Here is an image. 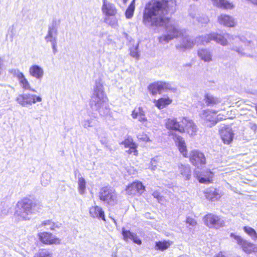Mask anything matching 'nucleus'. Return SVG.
<instances>
[{
    "mask_svg": "<svg viewBox=\"0 0 257 257\" xmlns=\"http://www.w3.org/2000/svg\"><path fill=\"white\" fill-rule=\"evenodd\" d=\"M175 0H154L153 5L148 4L143 13V22L148 27L165 26L167 34L159 38V42L168 43L181 34L178 26L172 24L167 15L176 10Z\"/></svg>",
    "mask_w": 257,
    "mask_h": 257,
    "instance_id": "1",
    "label": "nucleus"
},
{
    "mask_svg": "<svg viewBox=\"0 0 257 257\" xmlns=\"http://www.w3.org/2000/svg\"><path fill=\"white\" fill-rule=\"evenodd\" d=\"M227 39L234 41L232 42L233 46L231 49L236 51L239 55L243 56L244 53L240 45V43H242V40L239 37H233L228 34L222 36L215 33H211L205 36L197 37L195 39L189 36H183L180 43L176 45V47L180 51H184L187 49L191 48L195 44L206 45L211 41H214L223 46H226L227 45Z\"/></svg>",
    "mask_w": 257,
    "mask_h": 257,
    "instance_id": "2",
    "label": "nucleus"
},
{
    "mask_svg": "<svg viewBox=\"0 0 257 257\" xmlns=\"http://www.w3.org/2000/svg\"><path fill=\"white\" fill-rule=\"evenodd\" d=\"M107 100L101 80L99 79L96 80L89 102L91 109L97 111L101 116L107 115L109 112Z\"/></svg>",
    "mask_w": 257,
    "mask_h": 257,
    "instance_id": "3",
    "label": "nucleus"
},
{
    "mask_svg": "<svg viewBox=\"0 0 257 257\" xmlns=\"http://www.w3.org/2000/svg\"><path fill=\"white\" fill-rule=\"evenodd\" d=\"M34 207L35 205L31 200L24 199L17 203L15 216L19 220H29L34 212Z\"/></svg>",
    "mask_w": 257,
    "mask_h": 257,
    "instance_id": "4",
    "label": "nucleus"
},
{
    "mask_svg": "<svg viewBox=\"0 0 257 257\" xmlns=\"http://www.w3.org/2000/svg\"><path fill=\"white\" fill-rule=\"evenodd\" d=\"M100 200L109 205H114L116 203L117 196L114 190L110 187H104L100 189L99 192Z\"/></svg>",
    "mask_w": 257,
    "mask_h": 257,
    "instance_id": "5",
    "label": "nucleus"
},
{
    "mask_svg": "<svg viewBox=\"0 0 257 257\" xmlns=\"http://www.w3.org/2000/svg\"><path fill=\"white\" fill-rule=\"evenodd\" d=\"M148 89L153 95L158 93L160 94L168 91L175 92L176 90V88L172 85L171 83L163 81H158L150 84Z\"/></svg>",
    "mask_w": 257,
    "mask_h": 257,
    "instance_id": "6",
    "label": "nucleus"
},
{
    "mask_svg": "<svg viewBox=\"0 0 257 257\" xmlns=\"http://www.w3.org/2000/svg\"><path fill=\"white\" fill-rule=\"evenodd\" d=\"M42 100L40 96L29 93L19 94L16 98L17 103L23 107H28Z\"/></svg>",
    "mask_w": 257,
    "mask_h": 257,
    "instance_id": "7",
    "label": "nucleus"
},
{
    "mask_svg": "<svg viewBox=\"0 0 257 257\" xmlns=\"http://www.w3.org/2000/svg\"><path fill=\"white\" fill-rule=\"evenodd\" d=\"M230 236L233 238L239 245L241 246L243 250L246 253H250L257 252L256 245L244 239L240 236L231 233Z\"/></svg>",
    "mask_w": 257,
    "mask_h": 257,
    "instance_id": "8",
    "label": "nucleus"
},
{
    "mask_svg": "<svg viewBox=\"0 0 257 257\" xmlns=\"http://www.w3.org/2000/svg\"><path fill=\"white\" fill-rule=\"evenodd\" d=\"M205 225L209 228L218 229L225 225L224 220L216 215L209 213L204 217Z\"/></svg>",
    "mask_w": 257,
    "mask_h": 257,
    "instance_id": "9",
    "label": "nucleus"
},
{
    "mask_svg": "<svg viewBox=\"0 0 257 257\" xmlns=\"http://www.w3.org/2000/svg\"><path fill=\"white\" fill-rule=\"evenodd\" d=\"M60 21L54 19L52 23L48 26V30L45 40L46 42L54 43L57 40L58 27Z\"/></svg>",
    "mask_w": 257,
    "mask_h": 257,
    "instance_id": "10",
    "label": "nucleus"
},
{
    "mask_svg": "<svg viewBox=\"0 0 257 257\" xmlns=\"http://www.w3.org/2000/svg\"><path fill=\"white\" fill-rule=\"evenodd\" d=\"M9 72L13 75L14 77L17 78L22 88L25 90H29L33 92H36V90L31 88L30 84L25 77L24 74L18 69H11Z\"/></svg>",
    "mask_w": 257,
    "mask_h": 257,
    "instance_id": "11",
    "label": "nucleus"
},
{
    "mask_svg": "<svg viewBox=\"0 0 257 257\" xmlns=\"http://www.w3.org/2000/svg\"><path fill=\"white\" fill-rule=\"evenodd\" d=\"M217 112L216 110L209 109L203 110L200 112L199 116L207 126L211 127L216 124L215 116Z\"/></svg>",
    "mask_w": 257,
    "mask_h": 257,
    "instance_id": "12",
    "label": "nucleus"
},
{
    "mask_svg": "<svg viewBox=\"0 0 257 257\" xmlns=\"http://www.w3.org/2000/svg\"><path fill=\"white\" fill-rule=\"evenodd\" d=\"M189 159L192 164L197 168L202 167L206 164V159L204 155L197 150L191 152Z\"/></svg>",
    "mask_w": 257,
    "mask_h": 257,
    "instance_id": "13",
    "label": "nucleus"
},
{
    "mask_svg": "<svg viewBox=\"0 0 257 257\" xmlns=\"http://www.w3.org/2000/svg\"><path fill=\"white\" fill-rule=\"evenodd\" d=\"M181 125L184 128L183 133L186 132L191 136L196 135L197 131V126L192 120L186 117H182L181 119Z\"/></svg>",
    "mask_w": 257,
    "mask_h": 257,
    "instance_id": "14",
    "label": "nucleus"
},
{
    "mask_svg": "<svg viewBox=\"0 0 257 257\" xmlns=\"http://www.w3.org/2000/svg\"><path fill=\"white\" fill-rule=\"evenodd\" d=\"M40 240L42 242L47 244H60V240L52 233L43 232L39 234Z\"/></svg>",
    "mask_w": 257,
    "mask_h": 257,
    "instance_id": "15",
    "label": "nucleus"
},
{
    "mask_svg": "<svg viewBox=\"0 0 257 257\" xmlns=\"http://www.w3.org/2000/svg\"><path fill=\"white\" fill-rule=\"evenodd\" d=\"M220 135L223 143L229 144L233 140L234 133L229 126H225L220 131Z\"/></svg>",
    "mask_w": 257,
    "mask_h": 257,
    "instance_id": "16",
    "label": "nucleus"
},
{
    "mask_svg": "<svg viewBox=\"0 0 257 257\" xmlns=\"http://www.w3.org/2000/svg\"><path fill=\"white\" fill-rule=\"evenodd\" d=\"M166 127L169 130H172L183 133L184 128L181 125V120L178 121L176 118H168L166 120Z\"/></svg>",
    "mask_w": 257,
    "mask_h": 257,
    "instance_id": "17",
    "label": "nucleus"
},
{
    "mask_svg": "<svg viewBox=\"0 0 257 257\" xmlns=\"http://www.w3.org/2000/svg\"><path fill=\"white\" fill-rule=\"evenodd\" d=\"M218 22L220 25L227 27H234L236 23L232 17L226 14H221L218 16Z\"/></svg>",
    "mask_w": 257,
    "mask_h": 257,
    "instance_id": "18",
    "label": "nucleus"
},
{
    "mask_svg": "<svg viewBox=\"0 0 257 257\" xmlns=\"http://www.w3.org/2000/svg\"><path fill=\"white\" fill-rule=\"evenodd\" d=\"M172 135L173 136V139L178 146L180 153L184 157H187V149L184 140L181 137L176 134H173Z\"/></svg>",
    "mask_w": 257,
    "mask_h": 257,
    "instance_id": "19",
    "label": "nucleus"
},
{
    "mask_svg": "<svg viewBox=\"0 0 257 257\" xmlns=\"http://www.w3.org/2000/svg\"><path fill=\"white\" fill-rule=\"evenodd\" d=\"M178 172L186 180H190L191 177V170L189 165H184L181 163L178 164Z\"/></svg>",
    "mask_w": 257,
    "mask_h": 257,
    "instance_id": "20",
    "label": "nucleus"
},
{
    "mask_svg": "<svg viewBox=\"0 0 257 257\" xmlns=\"http://www.w3.org/2000/svg\"><path fill=\"white\" fill-rule=\"evenodd\" d=\"M29 74L32 77L41 80L44 75V70L43 68L39 65H34L29 68Z\"/></svg>",
    "mask_w": 257,
    "mask_h": 257,
    "instance_id": "21",
    "label": "nucleus"
},
{
    "mask_svg": "<svg viewBox=\"0 0 257 257\" xmlns=\"http://www.w3.org/2000/svg\"><path fill=\"white\" fill-rule=\"evenodd\" d=\"M198 57L205 62H210L212 61V53L210 50L207 48H202L198 50Z\"/></svg>",
    "mask_w": 257,
    "mask_h": 257,
    "instance_id": "22",
    "label": "nucleus"
},
{
    "mask_svg": "<svg viewBox=\"0 0 257 257\" xmlns=\"http://www.w3.org/2000/svg\"><path fill=\"white\" fill-rule=\"evenodd\" d=\"M90 215L93 218H97L105 221L104 212L101 207L95 206L89 209Z\"/></svg>",
    "mask_w": 257,
    "mask_h": 257,
    "instance_id": "23",
    "label": "nucleus"
},
{
    "mask_svg": "<svg viewBox=\"0 0 257 257\" xmlns=\"http://www.w3.org/2000/svg\"><path fill=\"white\" fill-rule=\"evenodd\" d=\"M102 10L107 16H114L117 12L116 9L114 5L109 3H107L106 0H103Z\"/></svg>",
    "mask_w": 257,
    "mask_h": 257,
    "instance_id": "24",
    "label": "nucleus"
},
{
    "mask_svg": "<svg viewBox=\"0 0 257 257\" xmlns=\"http://www.w3.org/2000/svg\"><path fill=\"white\" fill-rule=\"evenodd\" d=\"M189 14L190 16L194 20L195 19L202 25L207 24L209 21V18L206 16H202V17H196V11L194 7H191L189 11Z\"/></svg>",
    "mask_w": 257,
    "mask_h": 257,
    "instance_id": "25",
    "label": "nucleus"
},
{
    "mask_svg": "<svg viewBox=\"0 0 257 257\" xmlns=\"http://www.w3.org/2000/svg\"><path fill=\"white\" fill-rule=\"evenodd\" d=\"M122 234L125 240L130 239L133 241L134 242L140 245L142 243L141 240L138 237V236L131 232L130 230H126L124 228L122 230Z\"/></svg>",
    "mask_w": 257,
    "mask_h": 257,
    "instance_id": "26",
    "label": "nucleus"
},
{
    "mask_svg": "<svg viewBox=\"0 0 257 257\" xmlns=\"http://www.w3.org/2000/svg\"><path fill=\"white\" fill-rule=\"evenodd\" d=\"M132 116L135 119L138 117L139 121L143 123L147 121L145 112L142 107L135 108L132 112Z\"/></svg>",
    "mask_w": 257,
    "mask_h": 257,
    "instance_id": "27",
    "label": "nucleus"
},
{
    "mask_svg": "<svg viewBox=\"0 0 257 257\" xmlns=\"http://www.w3.org/2000/svg\"><path fill=\"white\" fill-rule=\"evenodd\" d=\"M62 224L59 222H54L51 220H47L42 222L41 226L46 227V229L51 230H56L61 227Z\"/></svg>",
    "mask_w": 257,
    "mask_h": 257,
    "instance_id": "28",
    "label": "nucleus"
},
{
    "mask_svg": "<svg viewBox=\"0 0 257 257\" xmlns=\"http://www.w3.org/2000/svg\"><path fill=\"white\" fill-rule=\"evenodd\" d=\"M213 4L220 8L224 9H232L233 5L232 3L225 0H212Z\"/></svg>",
    "mask_w": 257,
    "mask_h": 257,
    "instance_id": "29",
    "label": "nucleus"
},
{
    "mask_svg": "<svg viewBox=\"0 0 257 257\" xmlns=\"http://www.w3.org/2000/svg\"><path fill=\"white\" fill-rule=\"evenodd\" d=\"M204 100L207 106H213L221 102L219 98L208 93L205 95Z\"/></svg>",
    "mask_w": 257,
    "mask_h": 257,
    "instance_id": "30",
    "label": "nucleus"
},
{
    "mask_svg": "<svg viewBox=\"0 0 257 257\" xmlns=\"http://www.w3.org/2000/svg\"><path fill=\"white\" fill-rule=\"evenodd\" d=\"M172 244V242L170 241H159L155 243V249L164 251L169 247Z\"/></svg>",
    "mask_w": 257,
    "mask_h": 257,
    "instance_id": "31",
    "label": "nucleus"
},
{
    "mask_svg": "<svg viewBox=\"0 0 257 257\" xmlns=\"http://www.w3.org/2000/svg\"><path fill=\"white\" fill-rule=\"evenodd\" d=\"M243 229L244 231L254 241L257 240V233L253 228L249 226H244Z\"/></svg>",
    "mask_w": 257,
    "mask_h": 257,
    "instance_id": "32",
    "label": "nucleus"
},
{
    "mask_svg": "<svg viewBox=\"0 0 257 257\" xmlns=\"http://www.w3.org/2000/svg\"><path fill=\"white\" fill-rule=\"evenodd\" d=\"M135 1L133 0L127 8L125 14L127 19H131L133 17L135 9Z\"/></svg>",
    "mask_w": 257,
    "mask_h": 257,
    "instance_id": "33",
    "label": "nucleus"
},
{
    "mask_svg": "<svg viewBox=\"0 0 257 257\" xmlns=\"http://www.w3.org/2000/svg\"><path fill=\"white\" fill-rule=\"evenodd\" d=\"M172 100L169 98H162L158 100L156 103V106L159 109H162L165 107L167 105L170 104Z\"/></svg>",
    "mask_w": 257,
    "mask_h": 257,
    "instance_id": "34",
    "label": "nucleus"
},
{
    "mask_svg": "<svg viewBox=\"0 0 257 257\" xmlns=\"http://www.w3.org/2000/svg\"><path fill=\"white\" fill-rule=\"evenodd\" d=\"M86 181L83 177H80L78 179V190L80 194H83L86 189Z\"/></svg>",
    "mask_w": 257,
    "mask_h": 257,
    "instance_id": "35",
    "label": "nucleus"
},
{
    "mask_svg": "<svg viewBox=\"0 0 257 257\" xmlns=\"http://www.w3.org/2000/svg\"><path fill=\"white\" fill-rule=\"evenodd\" d=\"M51 181V175L47 172H44L41 177V183L44 186H47Z\"/></svg>",
    "mask_w": 257,
    "mask_h": 257,
    "instance_id": "36",
    "label": "nucleus"
},
{
    "mask_svg": "<svg viewBox=\"0 0 257 257\" xmlns=\"http://www.w3.org/2000/svg\"><path fill=\"white\" fill-rule=\"evenodd\" d=\"M121 144L123 145L125 148H129L134 149L135 147H137L136 144L133 142L132 138H127L121 143Z\"/></svg>",
    "mask_w": 257,
    "mask_h": 257,
    "instance_id": "37",
    "label": "nucleus"
},
{
    "mask_svg": "<svg viewBox=\"0 0 257 257\" xmlns=\"http://www.w3.org/2000/svg\"><path fill=\"white\" fill-rule=\"evenodd\" d=\"M51 251L42 249L40 250L39 252L34 257H53Z\"/></svg>",
    "mask_w": 257,
    "mask_h": 257,
    "instance_id": "38",
    "label": "nucleus"
},
{
    "mask_svg": "<svg viewBox=\"0 0 257 257\" xmlns=\"http://www.w3.org/2000/svg\"><path fill=\"white\" fill-rule=\"evenodd\" d=\"M136 189V183L133 182L127 187L126 191L129 195H135L138 193Z\"/></svg>",
    "mask_w": 257,
    "mask_h": 257,
    "instance_id": "39",
    "label": "nucleus"
},
{
    "mask_svg": "<svg viewBox=\"0 0 257 257\" xmlns=\"http://www.w3.org/2000/svg\"><path fill=\"white\" fill-rule=\"evenodd\" d=\"M105 22L112 27H116L117 25V20L115 17H107L105 19Z\"/></svg>",
    "mask_w": 257,
    "mask_h": 257,
    "instance_id": "40",
    "label": "nucleus"
},
{
    "mask_svg": "<svg viewBox=\"0 0 257 257\" xmlns=\"http://www.w3.org/2000/svg\"><path fill=\"white\" fill-rule=\"evenodd\" d=\"M208 177L207 178L200 177L199 178V181L201 183H208L210 182L213 177V174L211 171L207 172Z\"/></svg>",
    "mask_w": 257,
    "mask_h": 257,
    "instance_id": "41",
    "label": "nucleus"
},
{
    "mask_svg": "<svg viewBox=\"0 0 257 257\" xmlns=\"http://www.w3.org/2000/svg\"><path fill=\"white\" fill-rule=\"evenodd\" d=\"M138 47L139 44H137V45L135 47L130 49V55L133 57H134L137 59H138L140 57V55L138 52Z\"/></svg>",
    "mask_w": 257,
    "mask_h": 257,
    "instance_id": "42",
    "label": "nucleus"
},
{
    "mask_svg": "<svg viewBox=\"0 0 257 257\" xmlns=\"http://www.w3.org/2000/svg\"><path fill=\"white\" fill-rule=\"evenodd\" d=\"M135 183H136V189L137 191V193L139 194H142L145 189V187L143 186L141 182H135Z\"/></svg>",
    "mask_w": 257,
    "mask_h": 257,
    "instance_id": "43",
    "label": "nucleus"
},
{
    "mask_svg": "<svg viewBox=\"0 0 257 257\" xmlns=\"http://www.w3.org/2000/svg\"><path fill=\"white\" fill-rule=\"evenodd\" d=\"M82 125L84 127L87 128L93 126L92 119L84 120L82 122Z\"/></svg>",
    "mask_w": 257,
    "mask_h": 257,
    "instance_id": "44",
    "label": "nucleus"
},
{
    "mask_svg": "<svg viewBox=\"0 0 257 257\" xmlns=\"http://www.w3.org/2000/svg\"><path fill=\"white\" fill-rule=\"evenodd\" d=\"M157 161L155 158L152 159L150 162V169L152 171H155L157 169Z\"/></svg>",
    "mask_w": 257,
    "mask_h": 257,
    "instance_id": "45",
    "label": "nucleus"
},
{
    "mask_svg": "<svg viewBox=\"0 0 257 257\" xmlns=\"http://www.w3.org/2000/svg\"><path fill=\"white\" fill-rule=\"evenodd\" d=\"M2 204H0V217H3L7 215L8 213V210L6 209H3Z\"/></svg>",
    "mask_w": 257,
    "mask_h": 257,
    "instance_id": "46",
    "label": "nucleus"
},
{
    "mask_svg": "<svg viewBox=\"0 0 257 257\" xmlns=\"http://www.w3.org/2000/svg\"><path fill=\"white\" fill-rule=\"evenodd\" d=\"M152 195L154 198L158 200L159 202H160L162 201V197L160 195V193L158 192L155 191L153 192Z\"/></svg>",
    "mask_w": 257,
    "mask_h": 257,
    "instance_id": "47",
    "label": "nucleus"
},
{
    "mask_svg": "<svg viewBox=\"0 0 257 257\" xmlns=\"http://www.w3.org/2000/svg\"><path fill=\"white\" fill-rule=\"evenodd\" d=\"M186 223L192 226H194L196 224V221L191 218H187Z\"/></svg>",
    "mask_w": 257,
    "mask_h": 257,
    "instance_id": "48",
    "label": "nucleus"
},
{
    "mask_svg": "<svg viewBox=\"0 0 257 257\" xmlns=\"http://www.w3.org/2000/svg\"><path fill=\"white\" fill-rule=\"evenodd\" d=\"M51 45L53 49V53L55 55L58 52L57 41L54 43H51Z\"/></svg>",
    "mask_w": 257,
    "mask_h": 257,
    "instance_id": "49",
    "label": "nucleus"
},
{
    "mask_svg": "<svg viewBox=\"0 0 257 257\" xmlns=\"http://www.w3.org/2000/svg\"><path fill=\"white\" fill-rule=\"evenodd\" d=\"M99 139L100 140V141L101 142V143L102 144V145H104L105 147H108V145H107V139L104 137L103 138L101 137H99Z\"/></svg>",
    "mask_w": 257,
    "mask_h": 257,
    "instance_id": "50",
    "label": "nucleus"
},
{
    "mask_svg": "<svg viewBox=\"0 0 257 257\" xmlns=\"http://www.w3.org/2000/svg\"><path fill=\"white\" fill-rule=\"evenodd\" d=\"M137 147H135L134 149L129 148V150L126 151V152L129 154L133 153L135 155L137 156L138 155V151L137 150Z\"/></svg>",
    "mask_w": 257,
    "mask_h": 257,
    "instance_id": "51",
    "label": "nucleus"
},
{
    "mask_svg": "<svg viewBox=\"0 0 257 257\" xmlns=\"http://www.w3.org/2000/svg\"><path fill=\"white\" fill-rule=\"evenodd\" d=\"M215 119L216 120V123L219 121H220L221 120H222L223 119V118L221 116V115L219 114L218 115H217L216 116H215Z\"/></svg>",
    "mask_w": 257,
    "mask_h": 257,
    "instance_id": "52",
    "label": "nucleus"
},
{
    "mask_svg": "<svg viewBox=\"0 0 257 257\" xmlns=\"http://www.w3.org/2000/svg\"><path fill=\"white\" fill-rule=\"evenodd\" d=\"M3 60L0 58V74H1V70L2 69V67L3 66Z\"/></svg>",
    "mask_w": 257,
    "mask_h": 257,
    "instance_id": "53",
    "label": "nucleus"
},
{
    "mask_svg": "<svg viewBox=\"0 0 257 257\" xmlns=\"http://www.w3.org/2000/svg\"><path fill=\"white\" fill-rule=\"evenodd\" d=\"M254 5H257V0H248Z\"/></svg>",
    "mask_w": 257,
    "mask_h": 257,
    "instance_id": "54",
    "label": "nucleus"
},
{
    "mask_svg": "<svg viewBox=\"0 0 257 257\" xmlns=\"http://www.w3.org/2000/svg\"><path fill=\"white\" fill-rule=\"evenodd\" d=\"M110 218L111 219V220L113 221V222L115 223V225H116V220L114 219V218L111 217H110Z\"/></svg>",
    "mask_w": 257,
    "mask_h": 257,
    "instance_id": "55",
    "label": "nucleus"
},
{
    "mask_svg": "<svg viewBox=\"0 0 257 257\" xmlns=\"http://www.w3.org/2000/svg\"><path fill=\"white\" fill-rule=\"evenodd\" d=\"M105 148H106L107 149L109 150V151H111V148H110V146H109L108 145V147H105Z\"/></svg>",
    "mask_w": 257,
    "mask_h": 257,
    "instance_id": "56",
    "label": "nucleus"
},
{
    "mask_svg": "<svg viewBox=\"0 0 257 257\" xmlns=\"http://www.w3.org/2000/svg\"><path fill=\"white\" fill-rule=\"evenodd\" d=\"M138 138L141 140H143V141H146V138H147V137L146 136L145 138H139V137Z\"/></svg>",
    "mask_w": 257,
    "mask_h": 257,
    "instance_id": "57",
    "label": "nucleus"
},
{
    "mask_svg": "<svg viewBox=\"0 0 257 257\" xmlns=\"http://www.w3.org/2000/svg\"><path fill=\"white\" fill-rule=\"evenodd\" d=\"M127 1H128V0H123V2L124 4H126Z\"/></svg>",
    "mask_w": 257,
    "mask_h": 257,
    "instance_id": "58",
    "label": "nucleus"
}]
</instances>
